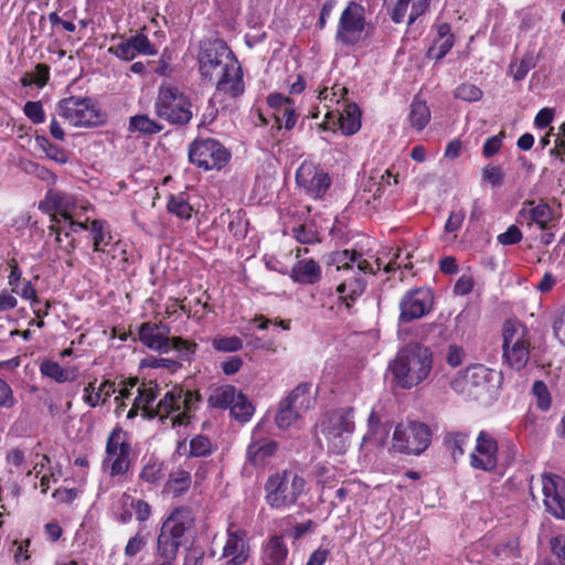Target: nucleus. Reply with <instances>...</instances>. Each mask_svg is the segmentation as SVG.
Masks as SVG:
<instances>
[{"instance_id":"nucleus-57","label":"nucleus","mask_w":565,"mask_h":565,"mask_svg":"<svg viewBox=\"0 0 565 565\" xmlns=\"http://www.w3.org/2000/svg\"><path fill=\"white\" fill-rule=\"evenodd\" d=\"M274 117L279 128L285 127L288 130L292 129L298 118L294 103L281 108L279 111H274Z\"/></svg>"},{"instance_id":"nucleus-48","label":"nucleus","mask_w":565,"mask_h":565,"mask_svg":"<svg viewBox=\"0 0 565 565\" xmlns=\"http://www.w3.org/2000/svg\"><path fill=\"white\" fill-rule=\"evenodd\" d=\"M167 209L169 213L181 220H190L193 209L182 195H173L169 199Z\"/></svg>"},{"instance_id":"nucleus-10","label":"nucleus","mask_w":565,"mask_h":565,"mask_svg":"<svg viewBox=\"0 0 565 565\" xmlns=\"http://www.w3.org/2000/svg\"><path fill=\"white\" fill-rule=\"evenodd\" d=\"M56 113L73 127H97L106 121V115L88 97L64 98L57 104Z\"/></svg>"},{"instance_id":"nucleus-50","label":"nucleus","mask_w":565,"mask_h":565,"mask_svg":"<svg viewBox=\"0 0 565 565\" xmlns=\"http://www.w3.org/2000/svg\"><path fill=\"white\" fill-rule=\"evenodd\" d=\"M215 446L210 438L203 435H196L190 440V452L192 457H206L213 454Z\"/></svg>"},{"instance_id":"nucleus-26","label":"nucleus","mask_w":565,"mask_h":565,"mask_svg":"<svg viewBox=\"0 0 565 565\" xmlns=\"http://www.w3.org/2000/svg\"><path fill=\"white\" fill-rule=\"evenodd\" d=\"M156 396V385H153L152 382L139 385L136 388L132 405L127 413V418H135L139 412H141L142 416L146 418H154V416L151 415L154 412V407H152L151 404L154 402Z\"/></svg>"},{"instance_id":"nucleus-64","label":"nucleus","mask_w":565,"mask_h":565,"mask_svg":"<svg viewBox=\"0 0 565 565\" xmlns=\"http://www.w3.org/2000/svg\"><path fill=\"white\" fill-rule=\"evenodd\" d=\"M551 547L561 565H565V535L561 534L555 536L551 541Z\"/></svg>"},{"instance_id":"nucleus-21","label":"nucleus","mask_w":565,"mask_h":565,"mask_svg":"<svg viewBox=\"0 0 565 565\" xmlns=\"http://www.w3.org/2000/svg\"><path fill=\"white\" fill-rule=\"evenodd\" d=\"M430 2L431 0H393L386 12L393 23L406 22L407 26H411L428 12Z\"/></svg>"},{"instance_id":"nucleus-8","label":"nucleus","mask_w":565,"mask_h":565,"mask_svg":"<svg viewBox=\"0 0 565 565\" xmlns=\"http://www.w3.org/2000/svg\"><path fill=\"white\" fill-rule=\"evenodd\" d=\"M196 401H199L196 394L184 391L180 386H173L160 398L151 415L162 422L169 420L171 427L186 425L192 404Z\"/></svg>"},{"instance_id":"nucleus-37","label":"nucleus","mask_w":565,"mask_h":565,"mask_svg":"<svg viewBox=\"0 0 565 565\" xmlns=\"http://www.w3.org/2000/svg\"><path fill=\"white\" fill-rule=\"evenodd\" d=\"M347 94L348 89L340 84H334L331 88L326 87L319 92L318 97L321 103H324L323 106L327 109L326 118L328 120L333 117V113L340 111L338 106Z\"/></svg>"},{"instance_id":"nucleus-13","label":"nucleus","mask_w":565,"mask_h":565,"mask_svg":"<svg viewBox=\"0 0 565 565\" xmlns=\"http://www.w3.org/2000/svg\"><path fill=\"white\" fill-rule=\"evenodd\" d=\"M130 450L127 434L121 428L113 429L106 444L104 469L111 477L125 475L130 468Z\"/></svg>"},{"instance_id":"nucleus-53","label":"nucleus","mask_w":565,"mask_h":565,"mask_svg":"<svg viewBox=\"0 0 565 565\" xmlns=\"http://www.w3.org/2000/svg\"><path fill=\"white\" fill-rule=\"evenodd\" d=\"M454 43V36L437 38L428 50V56L440 61L452 49Z\"/></svg>"},{"instance_id":"nucleus-62","label":"nucleus","mask_w":565,"mask_h":565,"mask_svg":"<svg viewBox=\"0 0 565 565\" xmlns=\"http://www.w3.org/2000/svg\"><path fill=\"white\" fill-rule=\"evenodd\" d=\"M482 179L492 186H499L503 182L504 172L500 167L489 164L482 170Z\"/></svg>"},{"instance_id":"nucleus-45","label":"nucleus","mask_w":565,"mask_h":565,"mask_svg":"<svg viewBox=\"0 0 565 565\" xmlns=\"http://www.w3.org/2000/svg\"><path fill=\"white\" fill-rule=\"evenodd\" d=\"M469 439L470 436L468 433L450 431L446 434L444 441L448 450L451 451L452 457L456 459L465 454V448L468 445Z\"/></svg>"},{"instance_id":"nucleus-25","label":"nucleus","mask_w":565,"mask_h":565,"mask_svg":"<svg viewBox=\"0 0 565 565\" xmlns=\"http://www.w3.org/2000/svg\"><path fill=\"white\" fill-rule=\"evenodd\" d=\"M86 230L90 233L93 252L97 254L99 263L108 264L107 256L111 254V257L115 258L114 253L121 247L120 243H115L109 250H106V247L110 244L111 235L108 225L104 221L95 220L89 226L87 225Z\"/></svg>"},{"instance_id":"nucleus-19","label":"nucleus","mask_w":565,"mask_h":565,"mask_svg":"<svg viewBox=\"0 0 565 565\" xmlns=\"http://www.w3.org/2000/svg\"><path fill=\"white\" fill-rule=\"evenodd\" d=\"M541 482L546 511L556 519H565V479L555 473H543Z\"/></svg>"},{"instance_id":"nucleus-41","label":"nucleus","mask_w":565,"mask_h":565,"mask_svg":"<svg viewBox=\"0 0 565 565\" xmlns=\"http://www.w3.org/2000/svg\"><path fill=\"white\" fill-rule=\"evenodd\" d=\"M162 130L163 126L147 115H136L129 119V132L138 131L143 135H154Z\"/></svg>"},{"instance_id":"nucleus-59","label":"nucleus","mask_w":565,"mask_h":565,"mask_svg":"<svg viewBox=\"0 0 565 565\" xmlns=\"http://www.w3.org/2000/svg\"><path fill=\"white\" fill-rule=\"evenodd\" d=\"M494 553L502 561L515 559L520 556L519 544L515 540H510L504 544L498 545Z\"/></svg>"},{"instance_id":"nucleus-22","label":"nucleus","mask_w":565,"mask_h":565,"mask_svg":"<svg viewBox=\"0 0 565 565\" xmlns=\"http://www.w3.org/2000/svg\"><path fill=\"white\" fill-rule=\"evenodd\" d=\"M327 265L334 266L338 276L355 274V269L364 274H375L371 263L355 250L343 249L333 252L328 255Z\"/></svg>"},{"instance_id":"nucleus-3","label":"nucleus","mask_w":565,"mask_h":565,"mask_svg":"<svg viewBox=\"0 0 565 565\" xmlns=\"http://www.w3.org/2000/svg\"><path fill=\"white\" fill-rule=\"evenodd\" d=\"M190 97L177 85L162 83L153 103L156 116L173 126H186L193 119Z\"/></svg>"},{"instance_id":"nucleus-44","label":"nucleus","mask_w":565,"mask_h":565,"mask_svg":"<svg viewBox=\"0 0 565 565\" xmlns=\"http://www.w3.org/2000/svg\"><path fill=\"white\" fill-rule=\"evenodd\" d=\"M397 183V178L390 170H374L371 172L364 185V192H372L376 188V192L386 190L387 186Z\"/></svg>"},{"instance_id":"nucleus-35","label":"nucleus","mask_w":565,"mask_h":565,"mask_svg":"<svg viewBox=\"0 0 565 565\" xmlns=\"http://www.w3.org/2000/svg\"><path fill=\"white\" fill-rule=\"evenodd\" d=\"M550 24L543 18V13L540 9L529 8L522 17L520 30L524 35L535 36L539 33H546Z\"/></svg>"},{"instance_id":"nucleus-32","label":"nucleus","mask_w":565,"mask_h":565,"mask_svg":"<svg viewBox=\"0 0 565 565\" xmlns=\"http://www.w3.org/2000/svg\"><path fill=\"white\" fill-rule=\"evenodd\" d=\"M277 443L271 439H258L247 447V460L255 467L267 465L277 451Z\"/></svg>"},{"instance_id":"nucleus-27","label":"nucleus","mask_w":565,"mask_h":565,"mask_svg":"<svg viewBox=\"0 0 565 565\" xmlns=\"http://www.w3.org/2000/svg\"><path fill=\"white\" fill-rule=\"evenodd\" d=\"M40 207L47 212H58L60 218L73 220L76 215V200L73 195L57 190H50Z\"/></svg>"},{"instance_id":"nucleus-28","label":"nucleus","mask_w":565,"mask_h":565,"mask_svg":"<svg viewBox=\"0 0 565 565\" xmlns=\"http://www.w3.org/2000/svg\"><path fill=\"white\" fill-rule=\"evenodd\" d=\"M301 252L302 249L300 248H298L296 252L297 263L292 266L290 270V278L297 284H317L322 277L321 267L316 260L311 258L301 259Z\"/></svg>"},{"instance_id":"nucleus-55","label":"nucleus","mask_w":565,"mask_h":565,"mask_svg":"<svg viewBox=\"0 0 565 565\" xmlns=\"http://www.w3.org/2000/svg\"><path fill=\"white\" fill-rule=\"evenodd\" d=\"M212 345L220 352H237L243 348V341L236 335H217L212 340Z\"/></svg>"},{"instance_id":"nucleus-43","label":"nucleus","mask_w":565,"mask_h":565,"mask_svg":"<svg viewBox=\"0 0 565 565\" xmlns=\"http://www.w3.org/2000/svg\"><path fill=\"white\" fill-rule=\"evenodd\" d=\"M236 388L232 385H224L215 388L209 396V405L214 408H227L234 403L237 396Z\"/></svg>"},{"instance_id":"nucleus-38","label":"nucleus","mask_w":565,"mask_h":565,"mask_svg":"<svg viewBox=\"0 0 565 565\" xmlns=\"http://www.w3.org/2000/svg\"><path fill=\"white\" fill-rule=\"evenodd\" d=\"M288 548L279 536L271 537L264 547L263 562L265 565H286Z\"/></svg>"},{"instance_id":"nucleus-12","label":"nucleus","mask_w":565,"mask_h":565,"mask_svg":"<svg viewBox=\"0 0 565 565\" xmlns=\"http://www.w3.org/2000/svg\"><path fill=\"white\" fill-rule=\"evenodd\" d=\"M431 431L420 422H406L396 425L392 437V450L418 456L430 445Z\"/></svg>"},{"instance_id":"nucleus-51","label":"nucleus","mask_w":565,"mask_h":565,"mask_svg":"<svg viewBox=\"0 0 565 565\" xmlns=\"http://www.w3.org/2000/svg\"><path fill=\"white\" fill-rule=\"evenodd\" d=\"M138 384L137 379H130L126 382L121 383V387L117 390L118 395L115 397L116 403V413L119 414L124 412L126 407V399H129L131 396H135L136 388Z\"/></svg>"},{"instance_id":"nucleus-60","label":"nucleus","mask_w":565,"mask_h":565,"mask_svg":"<svg viewBox=\"0 0 565 565\" xmlns=\"http://www.w3.org/2000/svg\"><path fill=\"white\" fill-rule=\"evenodd\" d=\"M532 390L536 397L537 407L542 411H547L551 406V395L547 386L542 381H536L534 382Z\"/></svg>"},{"instance_id":"nucleus-31","label":"nucleus","mask_w":565,"mask_h":565,"mask_svg":"<svg viewBox=\"0 0 565 565\" xmlns=\"http://www.w3.org/2000/svg\"><path fill=\"white\" fill-rule=\"evenodd\" d=\"M311 385L309 383H301L297 385L289 395L281 402L294 408L302 416L308 413L315 405V397L310 392Z\"/></svg>"},{"instance_id":"nucleus-34","label":"nucleus","mask_w":565,"mask_h":565,"mask_svg":"<svg viewBox=\"0 0 565 565\" xmlns=\"http://www.w3.org/2000/svg\"><path fill=\"white\" fill-rule=\"evenodd\" d=\"M40 372L43 376L49 377L56 383L73 382L76 380L78 371L74 366H62L53 360H44L40 364Z\"/></svg>"},{"instance_id":"nucleus-63","label":"nucleus","mask_w":565,"mask_h":565,"mask_svg":"<svg viewBox=\"0 0 565 565\" xmlns=\"http://www.w3.org/2000/svg\"><path fill=\"white\" fill-rule=\"evenodd\" d=\"M23 110L25 116L34 124H41L45 120L43 106L40 102H28Z\"/></svg>"},{"instance_id":"nucleus-4","label":"nucleus","mask_w":565,"mask_h":565,"mask_svg":"<svg viewBox=\"0 0 565 565\" xmlns=\"http://www.w3.org/2000/svg\"><path fill=\"white\" fill-rule=\"evenodd\" d=\"M194 516L186 508L175 509L164 521L157 541V553L164 561L174 562L184 534L193 525Z\"/></svg>"},{"instance_id":"nucleus-54","label":"nucleus","mask_w":565,"mask_h":565,"mask_svg":"<svg viewBox=\"0 0 565 565\" xmlns=\"http://www.w3.org/2000/svg\"><path fill=\"white\" fill-rule=\"evenodd\" d=\"M454 96L463 102L473 103L480 100L483 93L477 85L463 83L455 89Z\"/></svg>"},{"instance_id":"nucleus-23","label":"nucleus","mask_w":565,"mask_h":565,"mask_svg":"<svg viewBox=\"0 0 565 565\" xmlns=\"http://www.w3.org/2000/svg\"><path fill=\"white\" fill-rule=\"evenodd\" d=\"M108 52L120 60L131 61L139 54L154 56L158 53V49L153 43L149 41L143 30H141L130 39L124 40L120 43L110 46Z\"/></svg>"},{"instance_id":"nucleus-15","label":"nucleus","mask_w":565,"mask_h":565,"mask_svg":"<svg viewBox=\"0 0 565 565\" xmlns=\"http://www.w3.org/2000/svg\"><path fill=\"white\" fill-rule=\"evenodd\" d=\"M296 183L309 196L321 199L331 186V178L319 166L305 161L296 172Z\"/></svg>"},{"instance_id":"nucleus-14","label":"nucleus","mask_w":565,"mask_h":565,"mask_svg":"<svg viewBox=\"0 0 565 565\" xmlns=\"http://www.w3.org/2000/svg\"><path fill=\"white\" fill-rule=\"evenodd\" d=\"M189 159L205 171L221 169L228 161L230 152L214 139H201L191 143Z\"/></svg>"},{"instance_id":"nucleus-16","label":"nucleus","mask_w":565,"mask_h":565,"mask_svg":"<svg viewBox=\"0 0 565 565\" xmlns=\"http://www.w3.org/2000/svg\"><path fill=\"white\" fill-rule=\"evenodd\" d=\"M465 391L473 399L490 394L500 383V375L492 369L478 364L466 370L463 376Z\"/></svg>"},{"instance_id":"nucleus-29","label":"nucleus","mask_w":565,"mask_h":565,"mask_svg":"<svg viewBox=\"0 0 565 565\" xmlns=\"http://www.w3.org/2000/svg\"><path fill=\"white\" fill-rule=\"evenodd\" d=\"M362 275L365 274L355 269V274H343L337 277L340 279L337 292L339 294L340 299L345 302L348 308H350L351 302L360 297L365 290L366 282Z\"/></svg>"},{"instance_id":"nucleus-6","label":"nucleus","mask_w":565,"mask_h":565,"mask_svg":"<svg viewBox=\"0 0 565 565\" xmlns=\"http://www.w3.org/2000/svg\"><path fill=\"white\" fill-rule=\"evenodd\" d=\"M354 427V412L350 407L326 414L320 424L321 434L328 443V448L334 454L347 451Z\"/></svg>"},{"instance_id":"nucleus-61","label":"nucleus","mask_w":565,"mask_h":565,"mask_svg":"<svg viewBox=\"0 0 565 565\" xmlns=\"http://www.w3.org/2000/svg\"><path fill=\"white\" fill-rule=\"evenodd\" d=\"M523 234L516 225H510L504 233L497 236V241L501 245H514L522 241Z\"/></svg>"},{"instance_id":"nucleus-11","label":"nucleus","mask_w":565,"mask_h":565,"mask_svg":"<svg viewBox=\"0 0 565 565\" xmlns=\"http://www.w3.org/2000/svg\"><path fill=\"white\" fill-rule=\"evenodd\" d=\"M371 31L372 25L366 21L365 8L358 2H349L339 19L337 41L343 45L353 46L365 41Z\"/></svg>"},{"instance_id":"nucleus-52","label":"nucleus","mask_w":565,"mask_h":565,"mask_svg":"<svg viewBox=\"0 0 565 565\" xmlns=\"http://www.w3.org/2000/svg\"><path fill=\"white\" fill-rule=\"evenodd\" d=\"M49 66L45 64H38L35 70L30 73H25L21 78L23 86L36 85L43 87L49 79Z\"/></svg>"},{"instance_id":"nucleus-24","label":"nucleus","mask_w":565,"mask_h":565,"mask_svg":"<svg viewBox=\"0 0 565 565\" xmlns=\"http://www.w3.org/2000/svg\"><path fill=\"white\" fill-rule=\"evenodd\" d=\"M86 228L87 222L68 220L67 217H55L54 223L49 227V235H54V239L58 248L70 255L75 249V241L72 237V234L78 230Z\"/></svg>"},{"instance_id":"nucleus-39","label":"nucleus","mask_w":565,"mask_h":565,"mask_svg":"<svg viewBox=\"0 0 565 565\" xmlns=\"http://www.w3.org/2000/svg\"><path fill=\"white\" fill-rule=\"evenodd\" d=\"M525 206L521 210V214L529 215L530 220L539 225L540 228L544 230L553 218V212L546 203H540L534 205L533 202H526Z\"/></svg>"},{"instance_id":"nucleus-49","label":"nucleus","mask_w":565,"mask_h":565,"mask_svg":"<svg viewBox=\"0 0 565 565\" xmlns=\"http://www.w3.org/2000/svg\"><path fill=\"white\" fill-rule=\"evenodd\" d=\"M163 477V463L157 459L150 458L142 467L139 478L148 483H157Z\"/></svg>"},{"instance_id":"nucleus-18","label":"nucleus","mask_w":565,"mask_h":565,"mask_svg":"<svg viewBox=\"0 0 565 565\" xmlns=\"http://www.w3.org/2000/svg\"><path fill=\"white\" fill-rule=\"evenodd\" d=\"M250 555L247 532L231 523L226 530V541L223 546L222 558L225 565H244Z\"/></svg>"},{"instance_id":"nucleus-2","label":"nucleus","mask_w":565,"mask_h":565,"mask_svg":"<svg viewBox=\"0 0 565 565\" xmlns=\"http://www.w3.org/2000/svg\"><path fill=\"white\" fill-rule=\"evenodd\" d=\"M431 365L430 351L423 345L412 344L397 353L391 370L401 387L412 388L428 377Z\"/></svg>"},{"instance_id":"nucleus-58","label":"nucleus","mask_w":565,"mask_h":565,"mask_svg":"<svg viewBox=\"0 0 565 565\" xmlns=\"http://www.w3.org/2000/svg\"><path fill=\"white\" fill-rule=\"evenodd\" d=\"M536 65V60L532 54H525L519 63L511 65V71L513 74V78L515 81L523 79L527 73L534 68Z\"/></svg>"},{"instance_id":"nucleus-42","label":"nucleus","mask_w":565,"mask_h":565,"mask_svg":"<svg viewBox=\"0 0 565 565\" xmlns=\"http://www.w3.org/2000/svg\"><path fill=\"white\" fill-rule=\"evenodd\" d=\"M191 473L186 470L179 469L170 473L169 480L166 483V490L167 492L172 493L174 497H178L188 491L191 487Z\"/></svg>"},{"instance_id":"nucleus-56","label":"nucleus","mask_w":565,"mask_h":565,"mask_svg":"<svg viewBox=\"0 0 565 565\" xmlns=\"http://www.w3.org/2000/svg\"><path fill=\"white\" fill-rule=\"evenodd\" d=\"M36 141L51 160L61 164L66 163L68 161L66 152L58 146L51 143L45 137H38Z\"/></svg>"},{"instance_id":"nucleus-7","label":"nucleus","mask_w":565,"mask_h":565,"mask_svg":"<svg viewBox=\"0 0 565 565\" xmlns=\"http://www.w3.org/2000/svg\"><path fill=\"white\" fill-rule=\"evenodd\" d=\"M503 358L514 370H522L530 360L532 349L531 335L524 324L519 321L508 320L503 324Z\"/></svg>"},{"instance_id":"nucleus-1","label":"nucleus","mask_w":565,"mask_h":565,"mask_svg":"<svg viewBox=\"0 0 565 565\" xmlns=\"http://www.w3.org/2000/svg\"><path fill=\"white\" fill-rule=\"evenodd\" d=\"M198 62L201 75L214 81L220 92L232 97L244 93L241 65L224 41H204L200 47Z\"/></svg>"},{"instance_id":"nucleus-5","label":"nucleus","mask_w":565,"mask_h":565,"mask_svg":"<svg viewBox=\"0 0 565 565\" xmlns=\"http://www.w3.org/2000/svg\"><path fill=\"white\" fill-rule=\"evenodd\" d=\"M306 481L291 471L275 473L265 483V500L273 509H286L294 505L303 493Z\"/></svg>"},{"instance_id":"nucleus-9","label":"nucleus","mask_w":565,"mask_h":565,"mask_svg":"<svg viewBox=\"0 0 565 565\" xmlns=\"http://www.w3.org/2000/svg\"><path fill=\"white\" fill-rule=\"evenodd\" d=\"M139 340L148 349L167 353L174 349L181 353V358L189 359L195 353L196 343L180 337L170 338V328L162 323L145 322L139 328Z\"/></svg>"},{"instance_id":"nucleus-17","label":"nucleus","mask_w":565,"mask_h":565,"mask_svg":"<svg viewBox=\"0 0 565 565\" xmlns=\"http://www.w3.org/2000/svg\"><path fill=\"white\" fill-rule=\"evenodd\" d=\"M470 466L476 470L493 471L498 466L499 446L495 437L487 430H481L470 454Z\"/></svg>"},{"instance_id":"nucleus-30","label":"nucleus","mask_w":565,"mask_h":565,"mask_svg":"<svg viewBox=\"0 0 565 565\" xmlns=\"http://www.w3.org/2000/svg\"><path fill=\"white\" fill-rule=\"evenodd\" d=\"M388 434V425L382 423L380 416L372 411L369 415L367 431L362 439V445L370 448H381L386 444Z\"/></svg>"},{"instance_id":"nucleus-20","label":"nucleus","mask_w":565,"mask_h":565,"mask_svg":"<svg viewBox=\"0 0 565 565\" xmlns=\"http://www.w3.org/2000/svg\"><path fill=\"white\" fill-rule=\"evenodd\" d=\"M433 306L429 289L417 288L407 291L399 301V320L411 322L427 315Z\"/></svg>"},{"instance_id":"nucleus-46","label":"nucleus","mask_w":565,"mask_h":565,"mask_svg":"<svg viewBox=\"0 0 565 565\" xmlns=\"http://www.w3.org/2000/svg\"><path fill=\"white\" fill-rule=\"evenodd\" d=\"M302 415L294 411L286 403L280 402L279 408L276 415V424L280 429H288L298 424L302 419Z\"/></svg>"},{"instance_id":"nucleus-40","label":"nucleus","mask_w":565,"mask_h":565,"mask_svg":"<svg viewBox=\"0 0 565 565\" xmlns=\"http://www.w3.org/2000/svg\"><path fill=\"white\" fill-rule=\"evenodd\" d=\"M408 119L417 130H423L430 121V110L426 102L414 98L409 107Z\"/></svg>"},{"instance_id":"nucleus-47","label":"nucleus","mask_w":565,"mask_h":565,"mask_svg":"<svg viewBox=\"0 0 565 565\" xmlns=\"http://www.w3.org/2000/svg\"><path fill=\"white\" fill-rule=\"evenodd\" d=\"M230 408L233 417L242 423L248 422L254 413L253 405L242 393L237 394Z\"/></svg>"},{"instance_id":"nucleus-33","label":"nucleus","mask_w":565,"mask_h":565,"mask_svg":"<svg viewBox=\"0 0 565 565\" xmlns=\"http://www.w3.org/2000/svg\"><path fill=\"white\" fill-rule=\"evenodd\" d=\"M330 119H337L339 127L343 135L352 136L356 134L361 128V111L356 104H345L343 110L333 113V117Z\"/></svg>"},{"instance_id":"nucleus-36","label":"nucleus","mask_w":565,"mask_h":565,"mask_svg":"<svg viewBox=\"0 0 565 565\" xmlns=\"http://www.w3.org/2000/svg\"><path fill=\"white\" fill-rule=\"evenodd\" d=\"M116 392V384L111 381H103L98 387H95L94 383H88L84 388L83 399L90 407H96L100 403H105Z\"/></svg>"}]
</instances>
